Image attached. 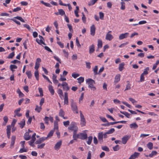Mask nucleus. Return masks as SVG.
<instances>
[{
    "label": "nucleus",
    "mask_w": 159,
    "mask_h": 159,
    "mask_svg": "<svg viewBox=\"0 0 159 159\" xmlns=\"http://www.w3.org/2000/svg\"><path fill=\"white\" fill-rule=\"evenodd\" d=\"M76 43L77 46L78 47H80L81 45L80 43L78 37L76 38Z\"/></svg>",
    "instance_id": "obj_59"
},
{
    "label": "nucleus",
    "mask_w": 159,
    "mask_h": 159,
    "mask_svg": "<svg viewBox=\"0 0 159 159\" xmlns=\"http://www.w3.org/2000/svg\"><path fill=\"white\" fill-rule=\"evenodd\" d=\"M67 25L68 27V28H69L70 31L71 33L73 32V31L72 25H71L69 24H68Z\"/></svg>",
    "instance_id": "obj_63"
},
{
    "label": "nucleus",
    "mask_w": 159,
    "mask_h": 159,
    "mask_svg": "<svg viewBox=\"0 0 159 159\" xmlns=\"http://www.w3.org/2000/svg\"><path fill=\"white\" fill-rule=\"evenodd\" d=\"M10 69L12 71H14V70L13 69H16L17 68V67L15 65H11L10 66Z\"/></svg>",
    "instance_id": "obj_44"
},
{
    "label": "nucleus",
    "mask_w": 159,
    "mask_h": 159,
    "mask_svg": "<svg viewBox=\"0 0 159 159\" xmlns=\"http://www.w3.org/2000/svg\"><path fill=\"white\" fill-rule=\"evenodd\" d=\"M16 137L15 136H12L11 138V141L10 145V148H14Z\"/></svg>",
    "instance_id": "obj_9"
},
{
    "label": "nucleus",
    "mask_w": 159,
    "mask_h": 159,
    "mask_svg": "<svg viewBox=\"0 0 159 159\" xmlns=\"http://www.w3.org/2000/svg\"><path fill=\"white\" fill-rule=\"evenodd\" d=\"M76 123L75 122H72L71 123L70 126L68 128V129L73 131V132H77L78 128L77 126L75 125Z\"/></svg>",
    "instance_id": "obj_4"
},
{
    "label": "nucleus",
    "mask_w": 159,
    "mask_h": 159,
    "mask_svg": "<svg viewBox=\"0 0 159 159\" xmlns=\"http://www.w3.org/2000/svg\"><path fill=\"white\" fill-rule=\"evenodd\" d=\"M77 132H73V138L74 140H76L78 139H79V136H78V134H77Z\"/></svg>",
    "instance_id": "obj_27"
},
{
    "label": "nucleus",
    "mask_w": 159,
    "mask_h": 159,
    "mask_svg": "<svg viewBox=\"0 0 159 159\" xmlns=\"http://www.w3.org/2000/svg\"><path fill=\"white\" fill-rule=\"evenodd\" d=\"M149 70V67L146 68L144 70L143 72L142 73L144 75H147L148 74V71Z\"/></svg>",
    "instance_id": "obj_33"
},
{
    "label": "nucleus",
    "mask_w": 159,
    "mask_h": 159,
    "mask_svg": "<svg viewBox=\"0 0 159 159\" xmlns=\"http://www.w3.org/2000/svg\"><path fill=\"white\" fill-rule=\"evenodd\" d=\"M102 149L104 150L107 152L109 151V148L106 146H102L101 147Z\"/></svg>",
    "instance_id": "obj_51"
},
{
    "label": "nucleus",
    "mask_w": 159,
    "mask_h": 159,
    "mask_svg": "<svg viewBox=\"0 0 159 159\" xmlns=\"http://www.w3.org/2000/svg\"><path fill=\"white\" fill-rule=\"evenodd\" d=\"M59 14L61 16L66 15L65 11L62 9H59L58 10Z\"/></svg>",
    "instance_id": "obj_49"
},
{
    "label": "nucleus",
    "mask_w": 159,
    "mask_h": 159,
    "mask_svg": "<svg viewBox=\"0 0 159 159\" xmlns=\"http://www.w3.org/2000/svg\"><path fill=\"white\" fill-rule=\"evenodd\" d=\"M15 19H16L20 20L22 22H25L24 20L21 17L19 16H17L16 17H14V18H13L11 19V20L13 21L15 23H16V24H17L18 25H20V22L17 20Z\"/></svg>",
    "instance_id": "obj_6"
},
{
    "label": "nucleus",
    "mask_w": 159,
    "mask_h": 159,
    "mask_svg": "<svg viewBox=\"0 0 159 159\" xmlns=\"http://www.w3.org/2000/svg\"><path fill=\"white\" fill-rule=\"evenodd\" d=\"M120 113L125 115L128 118H130V114L127 112L120 111Z\"/></svg>",
    "instance_id": "obj_35"
},
{
    "label": "nucleus",
    "mask_w": 159,
    "mask_h": 159,
    "mask_svg": "<svg viewBox=\"0 0 159 159\" xmlns=\"http://www.w3.org/2000/svg\"><path fill=\"white\" fill-rule=\"evenodd\" d=\"M20 108H19L14 111V113L15 114L14 117H15L16 116H17L18 117H20L22 116V115L21 113H19V112L20 111Z\"/></svg>",
    "instance_id": "obj_20"
},
{
    "label": "nucleus",
    "mask_w": 159,
    "mask_h": 159,
    "mask_svg": "<svg viewBox=\"0 0 159 159\" xmlns=\"http://www.w3.org/2000/svg\"><path fill=\"white\" fill-rule=\"evenodd\" d=\"M63 87V90L68 91L69 89V87H68V84L66 82H63L61 84Z\"/></svg>",
    "instance_id": "obj_12"
},
{
    "label": "nucleus",
    "mask_w": 159,
    "mask_h": 159,
    "mask_svg": "<svg viewBox=\"0 0 159 159\" xmlns=\"http://www.w3.org/2000/svg\"><path fill=\"white\" fill-rule=\"evenodd\" d=\"M130 138V136L128 135H125L123 137L122 139V143L124 144H125Z\"/></svg>",
    "instance_id": "obj_13"
},
{
    "label": "nucleus",
    "mask_w": 159,
    "mask_h": 159,
    "mask_svg": "<svg viewBox=\"0 0 159 159\" xmlns=\"http://www.w3.org/2000/svg\"><path fill=\"white\" fill-rule=\"evenodd\" d=\"M148 148L150 150H152L153 148V143L152 142H149L147 144Z\"/></svg>",
    "instance_id": "obj_45"
},
{
    "label": "nucleus",
    "mask_w": 159,
    "mask_h": 159,
    "mask_svg": "<svg viewBox=\"0 0 159 159\" xmlns=\"http://www.w3.org/2000/svg\"><path fill=\"white\" fill-rule=\"evenodd\" d=\"M62 142L61 140L57 142L54 147V149L56 150H58L60 148L62 145Z\"/></svg>",
    "instance_id": "obj_8"
},
{
    "label": "nucleus",
    "mask_w": 159,
    "mask_h": 159,
    "mask_svg": "<svg viewBox=\"0 0 159 159\" xmlns=\"http://www.w3.org/2000/svg\"><path fill=\"white\" fill-rule=\"evenodd\" d=\"M115 131V129L114 128H111L107 132V133L109 134H111L113 133Z\"/></svg>",
    "instance_id": "obj_56"
},
{
    "label": "nucleus",
    "mask_w": 159,
    "mask_h": 159,
    "mask_svg": "<svg viewBox=\"0 0 159 159\" xmlns=\"http://www.w3.org/2000/svg\"><path fill=\"white\" fill-rule=\"evenodd\" d=\"M41 110V106H40V107H39L38 105H36V108L35 109V110L36 111H37L38 113H39L40 112Z\"/></svg>",
    "instance_id": "obj_37"
},
{
    "label": "nucleus",
    "mask_w": 159,
    "mask_h": 159,
    "mask_svg": "<svg viewBox=\"0 0 159 159\" xmlns=\"http://www.w3.org/2000/svg\"><path fill=\"white\" fill-rule=\"evenodd\" d=\"M64 115H65L64 111L62 110V109H60V111H59V116L61 117H63V116H64Z\"/></svg>",
    "instance_id": "obj_40"
},
{
    "label": "nucleus",
    "mask_w": 159,
    "mask_h": 159,
    "mask_svg": "<svg viewBox=\"0 0 159 159\" xmlns=\"http://www.w3.org/2000/svg\"><path fill=\"white\" fill-rule=\"evenodd\" d=\"M35 136L36 133H34L32 136L31 140L28 142L29 144L31 146L34 147V144H33L34 143L36 139L35 138Z\"/></svg>",
    "instance_id": "obj_7"
},
{
    "label": "nucleus",
    "mask_w": 159,
    "mask_h": 159,
    "mask_svg": "<svg viewBox=\"0 0 159 159\" xmlns=\"http://www.w3.org/2000/svg\"><path fill=\"white\" fill-rule=\"evenodd\" d=\"M44 120L46 124L48 125L49 124V117L47 116H45L44 119Z\"/></svg>",
    "instance_id": "obj_57"
},
{
    "label": "nucleus",
    "mask_w": 159,
    "mask_h": 159,
    "mask_svg": "<svg viewBox=\"0 0 159 159\" xmlns=\"http://www.w3.org/2000/svg\"><path fill=\"white\" fill-rule=\"evenodd\" d=\"M48 90L52 95H54V91L53 87L51 85H49L48 86Z\"/></svg>",
    "instance_id": "obj_26"
},
{
    "label": "nucleus",
    "mask_w": 159,
    "mask_h": 159,
    "mask_svg": "<svg viewBox=\"0 0 159 159\" xmlns=\"http://www.w3.org/2000/svg\"><path fill=\"white\" fill-rule=\"evenodd\" d=\"M26 74L29 79H30L31 78L32 75L30 71H27L26 72Z\"/></svg>",
    "instance_id": "obj_48"
},
{
    "label": "nucleus",
    "mask_w": 159,
    "mask_h": 159,
    "mask_svg": "<svg viewBox=\"0 0 159 159\" xmlns=\"http://www.w3.org/2000/svg\"><path fill=\"white\" fill-rule=\"evenodd\" d=\"M25 123V119H23L18 124L20 125V127L21 129H22L24 127Z\"/></svg>",
    "instance_id": "obj_24"
},
{
    "label": "nucleus",
    "mask_w": 159,
    "mask_h": 159,
    "mask_svg": "<svg viewBox=\"0 0 159 159\" xmlns=\"http://www.w3.org/2000/svg\"><path fill=\"white\" fill-rule=\"evenodd\" d=\"M98 0H92L88 3V5L89 6H92L94 5Z\"/></svg>",
    "instance_id": "obj_36"
},
{
    "label": "nucleus",
    "mask_w": 159,
    "mask_h": 159,
    "mask_svg": "<svg viewBox=\"0 0 159 159\" xmlns=\"http://www.w3.org/2000/svg\"><path fill=\"white\" fill-rule=\"evenodd\" d=\"M103 132H100L98 134V139L99 141L101 142H103Z\"/></svg>",
    "instance_id": "obj_14"
},
{
    "label": "nucleus",
    "mask_w": 159,
    "mask_h": 159,
    "mask_svg": "<svg viewBox=\"0 0 159 159\" xmlns=\"http://www.w3.org/2000/svg\"><path fill=\"white\" fill-rule=\"evenodd\" d=\"M98 67L97 66H95L93 70L94 73V75H96L98 74Z\"/></svg>",
    "instance_id": "obj_39"
},
{
    "label": "nucleus",
    "mask_w": 159,
    "mask_h": 159,
    "mask_svg": "<svg viewBox=\"0 0 159 159\" xmlns=\"http://www.w3.org/2000/svg\"><path fill=\"white\" fill-rule=\"evenodd\" d=\"M93 139V137L91 136H90L88 137V140L87 141V143L88 145H90Z\"/></svg>",
    "instance_id": "obj_43"
},
{
    "label": "nucleus",
    "mask_w": 159,
    "mask_h": 159,
    "mask_svg": "<svg viewBox=\"0 0 159 159\" xmlns=\"http://www.w3.org/2000/svg\"><path fill=\"white\" fill-rule=\"evenodd\" d=\"M80 75V74L78 73H76L75 72H73L71 74V76L74 78L76 79Z\"/></svg>",
    "instance_id": "obj_46"
},
{
    "label": "nucleus",
    "mask_w": 159,
    "mask_h": 159,
    "mask_svg": "<svg viewBox=\"0 0 159 159\" xmlns=\"http://www.w3.org/2000/svg\"><path fill=\"white\" fill-rule=\"evenodd\" d=\"M140 153L137 152H135L133 154L131 155L128 159H135L139 156Z\"/></svg>",
    "instance_id": "obj_16"
},
{
    "label": "nucleus",
    "mask_w": 159,
    "mask_h": 159,
    "mask_svg": "<svg viewBox=\"0 0 159 159\" xmlns=\"http://www.w3.org/2000/svg\"><path fill=\"white\" fill-rule=\"evenodd\" d=\"M122 1L121 2V7H120L121 9L124 10L125 9V3L123 2V0H121Z\"/></svg>",
    "instance_id": "obj_47"
},
{
    "label": "nucleus",
    "mask_w": 159,
    "mask_h": 159,
    "mask_svg": "<svg viewBox=\"0 0 159 159\" xmlns=\"http://www.w3.org/2000/svg\"><path fill=\"white\" fill-rule=\"evenodd\" d=\"M54 132V131L53 130H51L48 134L47 136V137H46V138H47V139L48 138L51 137L52 136H53Z\"/></svg>",
    "instance_id": "obj_41"
},
{
    "label": "nucleus",
    "mask_w": 159,
    "mask_h": 159,
    "mask_svg": "<svg viewBox=\"0 0 159 159\" xmlns=\"http://www.w3.org/2000/svg\"><path fill=\"white\" fill-rule=\"evenodd\" d=\"M17 93H18L19 96L23 97L24 96V94L21 92L19 89H17Z\"/></svg>",
    "instance_id": "obj_55"
},
{
    "label": "nucleus",
    "mask_w": 159,
    "mask_h": 159,
    "mask_svg": "<svg viewBox=\"0 0 159 159\" xmlns=\"http://www.w3.org/2000/svg\"><path fill=\"white\" fill-rule=\"evenodd\" d=\"M80 125L81 127H83L85 126L86 123V121L84 116L83 114L81 111H80Z\"/></svg>",
    "instance_id": "obj_2"
},
{
    "label": "nucleus",
    "mask_w": 159,
    "mask_h": 159,
    "mask_svg": "<svg viewBox=\"0 0 159 159\" xmlns=\"http://www.w3.org/2000/svg\"><path fill=\"white\" fill-rule=\"evenodd\" d=\"M71 106L72 110L73 113H74L78 114V110L77 106L76 103L74 102L73 100L71 101Z\"/></svg>",
    "instance_id": "obj_3"
},
{
    "label": "nucleus",
    "mask_w": 159,
    "mask_h": 159,
    "mask_svg": "<svg viewBox=\"0 0 159 159\" xmlns=\"http://www.w3.org/2000/svg\"><path fill=\"white\" fill-rule=\"evenodd\" d=\"M11 126L10 125H9L7 126V137L8 139H10V138L11 135Z\"/></svg>",
    "instance_id": "obj_17"
},
{
    "label": "nucleus",
    "mask_w": 159,
    "mask_h": 159,
    "mask_svg": "<svg viewBox=\"0 0 159 159\" xmlns=\"http://www.w3.org/2000/svg\"><path fill=\"white\" fill-rule=\"evenodd\" d=\"M96 28L94 25H93L90 27V34L93 36L95 35V33Z\"/></svg>",
    "instance_id": "obj_10"
},
{
    "label": "nucleus",
    "mask_w": 159,
    "mask_h": 159,
    "mask_svg": "<svg viewBox=\"0 0 159 159\" xmlns=\"http://www.w3.org/2000/svg\"><path fill=\"white\" fill-rule=\"evenodd\" d=\"M54 129H57L58 130V122L56 121H55L54 122Z\"/></svg>",
    "instance_id": "obj_50"
},
{
    "label": "nucleus",
    "mask_w": 159,
    "mask_h": 159,
    "mask_svg": "<svg viewBox=\"0 0 159 159\" xmlns=\"http://www.w3.org/2000/svg\"><path fill=\"white\" fill-rule=\"evenodd\" d=\"M112 148L113 150L115 151H117L120 149L119 146L118 145H117L116 146L113 147Z\"/></svg>",
    "instance_id": "obj_54"
},
{
    "label": "nucleus",
    "mask_w": 159,
    "mask_h": 159,
    "mask_svg": "<svg viewBox=\"0 0 159 159\" xmlns=\"http://www.w3.org/2000/svg\"><path fill=\"white\" fill-rule=\"evenodd\" d=\"M3 119L4 122L3 123L2 125L3 126H5L8 121V118L7 116H5L3 117Z\"/></svg>",
    "instance_id": "obj_28"
},
{
    "label": "nucleus",
    "mask_w": 159,
    "mask_h": 159,
    "mask_svg": "<svg viewBox=\"0 0 159 159\" xmlns=\"http://www.w3.org/2000/svg\"><path fill=\"white\" fill-rule=\"evenodd\" d=\"M64 125L66 127H67L69 125L70 121L69 120H67L66 121H64L63 122Z\"/></svg>",
    "instance_id": "obj_64"
},
{
    "label": "nucleus",
    "mask_w": 159,
    "mask_h": 159,
    "mask_svg": "<svg viewBox=\"0 0 159 159\" xmlns=\"http://www.w3.org/2000/svg\"><path fill=\"white\" fill-rule=\"evenodd\" d=\"M27 151V150L25 148H21L19 151V152L20 153H22L24 152H26Z\"/></svg>",
    "instance_id": "obj_58"
},
{
    "label": "nucleus",
    "mask_w": 159,
    "mask_h": 159,
    "mask_svg": "<svg viewBox=\"0 0 159 159\" xmlns=\"http://www.w3.org/2000/svg\"><path fill=\"white\" fill-rule=\"evenodd\" d=\"M64 95V103L65 104L68 105V98L67 93L66 92H65Z\"/></svg>",
    "instance_id": "obj_18"
},
{
    "label": "nucleus",
    "mask_w": 159,
    "mask_h": 159,
    "mask_svg": "<svg viewBox=\"0 0 159 159\" xmlns=\"http://www.w3.org/2000/svg\"><path fill=\"white\" fill-rule=\"evenodd\" d=\"M45 143H43L41 144L38 145L37 146V148H38L42 149L45 146Z\"/></svg>",
    "instance_id": "obj_60"
},
{
    "label": "nucleus",
    "mask_w": 159,
    "mask_h": 159,
    "mask_svg": "<svg viewBox=\"0 0 159 159\" xmlns=\"http://www.w3.org/2000/svg\"><path fill=\"white\" fill-rule=\"evenodd\" d=\"M95 51V47L94 44H93L89 47V53L91 54Z\"/></svg>",
    "instance_id": "obj_22"
},
{
    "label": "nucleus",
    "mask_w": 159,
    "mask_h": 159,
    "mask_svg": "<svg viewBox=\"0 0 159 159\" xmlns=\"http://www.w3.org/2000/svg\"><path fill=\"white\" fill-rule=\"evenodd\" d=\"M113 36L111 34L107 33L106 37V39L109 41H111L113 39Z\"/></svg>",
    "instance_id": "obj_23"
},
{
    "label": "nucleus",
    "mask_w": 159,
    "mask_h": 159,
    "mask_svg": "<svg viewBox=\"0 0 159 159\" xmlns=\"http://www.w3.org/2000/svg\"><path fill=\"white\" fill-rule=\"evenodd\" d=\"M87 130H85L83 131L82 133H80L78 134V136H79V139L82 140H85L87 138V134L86 133V131Z\"/></svg>",
    "instance_id": "obj_5"
},
{
    "label": "nucleus",
    "mask_w": 159,
    "mask_h": 159,
    "mask_svg": "<svg viewBox=\"0 0 159 159\" xmlns=\"http://www.w3.org/2000/svg\"><path fill=\"white\" fill-rule=\"evenodd\" d=\"M36 41L40 45L43 44L44 45H46L45 43L43 42L42 39H40L39 40V39H36Z\"/></svg>",
    "instance_id": "obj_34"
},
{
    "label": "nucleus",
    "mask_w": 159,
    "mask_h": 159,
    "mask_svg": "<svg viewBox=\"0 0 159 159\" xmlns=\"http://www.w3.org/2000/svg\"><path fill=\"white\" fill-rule=\"evenodd\" d=\"M100 18L101 20H103L104 19V13L101 12L99 13Z\"/></svg>",
    "instance_id": "obj_62"
},
{
    "label": "nucleus",
    "mask_w": 159,
    "mask_h": 159,
    "mask_svg": "<svg viewBox=\"0 0 159 159\" xmlns=\"http://www.w3.org/2000/svg\"><path fill=\"white\" fill-rule=\"evenodd\" d=\"M34 76L36 77V80H39V73L38 70H36L34 72Z\"/></svg>",
    "instance_id": "obj_52"
},
{
    "label": "nucleus",
    "mask_w": 159,
    "mask_h": 159,
    "mask_svg": "<svg viewBox=\"0 0 159 159\" xmlns=\"http://www.w3.org/2000/svg\"><path fill=\"white\" fill-rule=\"evenodd\" d=\"M125 63L124 62L121 63L119 64V70L120 71H122L124 68Z\"/></svg>",
    "instance_id": "obj_31"
},
{
    "label": "nucleus",
    "mask_w": 159,
    "mask_h": 159,
    "mask_svg": "<svg viewBox=\"0 0 159 159\" xmlns=\"http://www.w3.org/2000/svg\"><path fill=\"white\" fill-rule=\"evenodd\" d=\"M129 34L127 32L121 34L119 36V39L120 40H122L125 38H127Z\"/></svg>",
    "instance_id": "obj_11"
},
{
    "label": "nucleus",
    "mask_w": 159,
    "mask_h": 159,
    "mask_svg": "<svg viewBox=\"0 0 159 159\" xmlns=\"http://www.w3.org/2000/svg\"><path fill=\"white\" fill-rule=\"evenodd\" d=\"M120 75L118 74L116 75L115 77L114 83H116L118 82L120 80Z\"/></svg>",
    "instance_id": "obj_21"
},
{
    "label": "nucleus",
    "mask_w": 159,
    "mask_h": 159,
    "mask_svg": "<svg viewBox=\"0 0 159 159\" xmlns=\"http://www.w3.org/2000/svg\"><path fill=\"white\" fill-rule=\"evenodd\" d=\"M82 20L83 22L84 23H86V17H85V16L84 15V14L83 12L82 13Z\"/></svg>",
    "instance_id": "obj_61"
},
{
    "label": "nucleus",
    "mask_w": 159,
    "mask_h": 159,
    "mask_svg": "<svg viewBox=\"0 0 159 159\" xmlns=\"http://www.w3.org/2000/svg\"><path fill=\"white\" fill-rule=\"evenodd\" d=\"M98 46L99 48H101L102 47V42L101 40L98 39Z\"/></svg>",
    "instance_id": "obj_32"
},
{
    "label": "nucleus",
    "mask_w": 159,
    "mask_h": 159,
    "mask_svg": "<svg viewBox=\"0 0 159 159\" xmlns=\"http://www.w3.org/2000/svg\"><path fill=\"white\" fill-rule=\"evenodd\" d=\"M157 154V152L155 151H152L151 153L149 155V157H152L154 156H155Z\"/></svg>",
    "instance_id": "obj_42"
},
{
    "label": "nucleus",
    "mask_w": 159,
    "mask_h": 159,
    "mask_svg": "<svg viewBox=\"0 0 159 159\" xmlns=\"http://www.w3.org/2000/svg\"><path fill=\"white\" fill-rule=\"evenodd\" d=\"M24 139L26 140H29L31 138V136L30 135L29 133L28 132H26L24 134Z\"/></svg>",
    "instance_id": "obj_19"
},
{
    "label": "nucleus",
    "mask_w": 159,
    "mask_h": 159,
    "mask_svg": "<svg viewBox=\"0 0 159 159\" xmlns=\"http://www.w3.org/2000/svg\"><path fill=\"white\" fill-rule=\"evenodd\" d=\"M127 84L126 85L125 89L124 90L125 91L129 90L131 89V84L129 83V82L128 81H127Z\"/></svg>",
    "instance_id": "obj_30"
},
{
    "label": "nucleus",
    "mask_w": 159,
    "mask_h": 159,
    "mask_svg": "<svg viewBox=\"0 0 159 159\" xmlns=\"http://www.w3.org/2000/svg\"><path fill=\"white\" fill-rule=\"evenodd\" d=\"M57 93L61 98L62 99V98L63 97V93L62 90L60 89H58L57 90Z\"/></svg>",
    "instance_id": "obj_25"
},
{
    "label": "nucleus",
    "mask_w": 159,
    "mask_h": 159,
    "mask_svg": "<svg viewBox=\"0 0 159 159\" xmlns=\"http://www.w3.org/2000/svg\"><path fill=\"white\" fill-rule=\"evenodd\" d=\"M129 127L131 128H134V129H136L138 127V125L136 124V123L130 124L129 125Z\"/></svg>",
    "instance_id": "obj_29"
},
{
    "label": "nucleus",
    "mask_w": 159,
    "mask_h": 159,
    "mask_svg": "<svg viewBox=\"0 0 159 159\" xmlns=\"http://www.w3.org/2000/svg\"><path fill=\"white\" fill-rule=\"evenodd\" d=\"M86 81L89 85V88H90L93 91H95L96 90V88L94 86L95 82L93 80L91 79H89L86 80Z\"/></svg>",
    "instance_id": "obj_1"
},
{
    "label": "nucleus",
    "mask_w": 159,
    "mask_h": 159,
    "mask_svg": "<svg viewBox=\"0 0 159 159\" xmlns=\"http://www.w3.org/2000/svg\"><path fill=\"white\" fill-rule=\"evenodd\" d=\"M15 55V53L14 52H13L11 53H10L8 56L7 58L8 59L12 58Z\"/></svg>",
    "instance_id": "obj_53"
},
{
    "label": "nucleus",
    "mask_w": 159,
    "mask_h": 159,
    "mask_svg": "<svg viewBox=\"0 0 159 159\" xmlns=\"http://www.w3.org/2000/svg\"><path fill=\"white\" fill-rule=\"evenodd\" d=\"M78 83L81 84L83 83L84 81V77H80L77 79Z\"/></svg>",
    "instance_id": "obj_38"
},
{
    "label": "nucleus",
    "mask_w": 159,
    "mask_h": 159,
    "mask_svg": "<svg viewBox=\"0 0 159 159\" xmlns=\"http://www.w3.org/2000/svg\"><path fill=\"white\" fill-rule=\"evenodd\" d=\"M47 139V138L45 137H42L39 139L37 140L36 142L35 143L36 144H39L41 143L42 142L44 141L45 140Z\"/></svg>",
    "instance_id": "obj_15"
}]
</instances>
